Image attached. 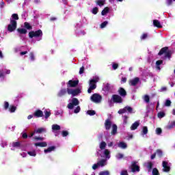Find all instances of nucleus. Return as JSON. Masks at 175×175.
Instances as JSON below:
<instances>
[{"instance_id":"nucleus-1","label":"nucleus","mask_w":175,"mask_h":175,"mask_svg":"<svg viewBox=\"0 0 175 175\" xmlns=\"http://www.w3.org/2000/svg\"><path fill=\"white\" fill-rule=\"evenodd\" d=\"M42 36H43V31H42V29L31 31L29 32V38L30 39H33V38H40V40H42Z\"/></svg>"},{"instance_id":"nucleus-2","label":"nucleus","mask_w":175,"mask_h":175,"mask_svg":"<svg viewBox=\"0 0 175 175\" xmlns=\"http://www.w3.org/2000/svg\"><path fill=\"white\" fill-rule=\"evenodd\" d=\"M8 32H14L17 29V22L14 20H10V24L7 28Z\"/></svg>"},{"instance_id":"nucleus-3","label":"nucleus","mask_w":175,"mask_h":175,"mask_svg":"<svg viewBox=\"0 0 175 175\" xmlns=\"http://www.w3.org/2000/svg\"><path fill=\"white\" fill-rule=\"evenodd\" d=\"M67 93L68 94V95H72V96H77L79 94H81V90H80V88H67Z\"/></svg>"},{"instance_id":"nucleus-4","label":"nucleus","mask_w":175,"mask_h":175,"mask_svg":"<svg viewBox=\"0 0 175 175\" xmlns=\"http://www.w3.org/2000/svg\"><path fill=\"white\" fill-rule=\"evenodd\" d=\"M90 99L92 102H94V103H100L102 101V96L98 94H94L90 97Z\"/></svg>"},{"instance_id":"nucleus-5","label":"nucleus","mask_w":175,"mask_h":175,"mask_svg":"<svg viewBox=\"0 0 175 175\" xmlns=\"http://www.w3.org/2000/svg\"><path fill=\"white\" fill-rule=\"evenodd\" d=\"M79 103L80 102L79 101V99L73 98L72 103L68 104V109H70V110H73L75 106H79Z\"/></svg>"},{"instance_id":"nucleus-6","label":"nucleus","mask_w":175,"mask_h":175,"mask_svg":"<svg viewBox=\"0 0 175 175\" xmlns=\"http://www.w3.org/2000/svg\"><path fill=\"white\" fill-rule=\"evenodd\" d=\"M127 111L130 113H133V108H132L131 107H129V106H126L123 109H120L118 111V114H124V113H126Z\"/></svg>"},{"instance_id":"nucleus-7","label":"nucleus","mask_w":175,"mask_h":175,"mask_svg":"<svg viewBox=\"0 0 175 175\" xmlns=\"http://www.w3.org/2000/svg\"><path fill=\"white\" fill-rule=\"evenodd\" d=\"M112 100L114 103H122V98L118 94H113L112 96Z\"/></svg>"},{"instance_id":"nucleus-8","label":"nucleus","mask_w":175,"mask_h":175,"mask_svg":"<svg viewBox=\"0 0 175 175\" xmlns=\"http://www.w3.org/2000/svg\"><path fill=\"white\" fill-rule=\"evenodd\" d=\"M131 172L133 173L140 172V167L136 164V161H133L131 163Z\"/></svg>"},{"instance_id":"nucleus-9","label":"nucleus","mask_w":175,"mask_h":175,"mask_svg":"<svg viewBox=\"0 0 175 175\" xmlns=\"http://www.w3.org/2000/svg\"><path fill=\"white\" fill-rule=\"evenodd\" d=\"M168 163L165 161H163L162 163L163 166V172H165V173H167L170 172V166L167 165Z\"/></svg>"},{"instance_id":"nucleus-10","label":"nucleus","mask_w":175,"mask_h":175,"mask_svg":"<svg viewBox=\"0 0 175 175\" xmlns=\"http://www.w3.org/2000/svg\"><path fill=\"white\" fill-rule=\"evenodd\" d=\"M139 81H140V79L139 77H135L133 79L129 81V85L132 87H135L137 85Z\"/></svg>"},{"instance_id":"nucleus-11","label":"nucleus","mask_w":175,"mask_h":175,"mask_svg":"<svg viewBox=\"0 0 175 175\" xmlns=\"http://www.w3.org/2000/svg\"><path fill=\"white\" fill-rule=\"evenodd\" d=\"M79 85V80H70L68 81V87H70L71 88H73L75 87H77Z\"/></svg>"},{"instance_id":"nucleus-12","label":"nucleus","mask_w":175,"mask_h":175,"mask_svg":"<svg viewBox=\"0 0 175 175\" xmlns=\"http://www.w3.org/2000/svg\"><path fill=\"white\" fill-rule=\"evenodd\" d=\"M112 123L110 121V119H107L105 122V126L106 131H110V129L111 128Z\"/></svg>"},{"instance_id":"nucleus-13","label":"nucleus","mask_w":175,"mask_h":175,"mask_svg":"<svg viewBox=\"0 0 175 175\" xmlns=\"http://www.w3.org/2000/svg\"><path fill=\"white\" fill-rule=\"evenodd\" d=\"M34 117H36L37 118H40V117L43 116V111L40 109H37L34 113Z\"/></svg>"},{"instance_id":"nucleus-14","label":"nucleus","mask_w":175,"mask_h":175,"mask_svg":"<svg viewBox=\"0 0 175 175\" xmlns=\"http://www.w3.org/2000/svg\"><path fill=\"white\" fill-rule=\"evenodd\" d=\"M118 92L119 95H120V96H122L123 98L125 97V96L126 95V90H125V89H124L123 88H120Z\"/></svg>"},{"instance_id":"nucleus-15","label":"nucleus","mask_w":175,"mask_h":175,"mask_svg":"<svg viewBox=\"0 0 175 175\" xmlns=\"http://www.w3.org/2000/svg\"><path fill=\"white\" fill-rule=\"evenodd\" d=\"M68 92V90L66 89H62L57 94V96L59 98L66 95V93Z\"/></svg>"},{"instance_id":"nucleus-16","label":"nucleus","mask_w":175,"mask_h":175,"mask_svg":"<svg viewBox=\"0 0 175 175\" xmlns=\"http://www.w3.org/2000/svg\"><path fill=\"white\" fill-rule=\"evenodd\" d=\"M96 83H98V80L96 79H92L90 81L89 85L90 87H94V89H96Z\"/></svg>"},{"instance_id":"nucleus-17","label":"nucleus","mask_w":175,"mask_h":175,"mask_svg":"<svg viewBox=\"0 0 175 175\" xmlns=\"http://www.w3.org/2000/svg\"><path fill=\"white\" fill-rule=\"evenodd\" d=\"M167 50H169V47H167V46H165V47L162 48L159 51L158 55H163V54H165L167 53Z\"/></svg>"},{"instance_id":"nucleus-18","label":"nucleus","mask_w":175,"mask_h":175,"mask_svg":"<svg viewBox=\"0 0 175 175\" xmlns=\"http://www.w3.org/2000/svg\"><path fill=\"white\" fill-rule=\"evenodd\" d=\"M34 146H36V147H47V142H38L34 144Z\"/></svg>"},{"instance_id":"nucleus-19","label":"nucleus","mask_w":175,"mask_h":175,"mask_svg":"<svg viewBox=\"0 0 175 175\" xmlns=\"http://www.w3.org/2000/svg\"><path fill=\"white\" fill-rule=\"evenodd\" d=\"M16 31L21 35H25L27 32H28V31H27V29H24V28H18Z\"/></svg>"},{"instance_id":"nucleus-20","label":"nucleus","mask_w":175,"mask_h":175,"mask_svg":"<svg viewBox=\"0 0 175 175\" xmlns=\"http://www.w3.org/2000/svg\"><path fill=\"white\" fill-rule=\"evenodd\" d=\"M140 125V123L139 122H135L131 126V131H135V129H137V127Z\"/></svg>"},{"instance_id":"nucleus-21","label":"nucleus","mask_w":175,"mask_h":175,"mask_svg":"<svg viewBox=\"0 0 175 175\" xmlns=\"http://www.w3.org/2000/svg\"><path fill=\"white\" fill-rule=\"evenodd\" d=\"M46 132V129L41 127L34 131V133H45Z\"/></svg>"},{"instance_id":"nucleus-22","label":"nucleus","mask_w":175,"mask_h":175,"mask_svg":"<svg viewBox=\"0 0 175 175\" xmlns=\"http://www.w3.org/2000/svg\"><path fill=\"white\" fill-rule=\"evenodd\" d=\"M96 3L100 6V8H102V6H104V5L106 3V0H96Z\"/></svg>"},{"instance_id":"nucleus-23","label":"nucleus","mask_w":175,"mask_h":175,"mask_svg":"<svg viewBox=\"0 0 175 175\" xmlns=\"http://www.w3.org/2000/svg\"><path fill=\"white\" fill-rule=\"evenodd\" d=\"M153 25L157 27V28H162V25H161V22L158 20L153 21Z\"/></svg>"},{"instance_id":"nucleus-24","label":"nucleus","mask_w":175,"mask_h":175,"mask_svg":"<svg viewBox=\"0 0 175 175\" xmlns=\"http://www.w3.org/2000/svg\"><path fill=\"white\" fill-rule=\"evenodd\" d=\"M175 127V121H172L169 122L167 126H166L167 129H173Z\"/></svg>"},{"instance_id":"nucleus-25","label":"nucleus","mask_w":175,"mask_h":175,"mask_svg":"<svg viewBox=\"0 0 175 175\" xmlns=\"http://www.w3.org/2000/svg\"><path fill=\"white\" fill-rule=\"evenodd\" d=\"M117 129H118L117 124H113L112 125V131L111 132V135H116V133H117Z\"/></svg>"},{"instance_id":"nucleus-26","label":"nucleus","mask_w":175,"mask_h":175,"mask_svg":"<svg viewBox=\"0 0 175 175\" xmlns=\"http://www.w3.org/2000/svg\"><path fill=\"white\" fill-rule=\"evenodd\" d=\"M172 54H173V51L167 50V51L165 53V58H172Z\"/></svg>"},{"instance_id":"nucleus-27","label":"nucleus","mask_w":175,"mask_h":175,"mask_svg":"<svg viewBox=\"0 0 175 175\" xmlns=\"http://www.w3.org/2000/svg\"><path fill=\"white\" fill-rule=\"evenodd\" d=\"M109 10L110 8H109V7H105L101 12L102 16H106V14L109 13Z\"/></svg>"},{"instance_id":"nucleus-28","label":"nucleus","mask_w":175,"mask_h":175,"mask_svg":"<svg viewBox=\"0 0 175 175\" xmlns=\"http://www.w3.org/2000/svg\"><path fill=\"white\" fill-rule=\"evenodd\" d=\"M54 150H55V146H51L49 147L47 149H44V152H45V154H47V152H51V151H54Z\"/></svg>"},{"instance_id":"nucleus-29","label":"nucleus","mask_w":175,"mask_h":175,"mask_svg":"<svg viewBox=\"0 0 175 175\" xmlns=\"http://www.w3.org/2000/svg\"><path fill=\"white\" fill-rule=\"evenodd\" d=\"M97 163L98 164V166H101V167H103V166L106 165V159H103L100 161H98Z\"/></svg>"},{"instance_id":"nucleus-30","label":"nucleus","mask_w":175,"mask_h":175,"mask_svg":"<svg viewBox=\"0 0 175 175\" xmlns=\"http://www.w3.org/2000/svg\"><path fill=\"white\" fill-rule=\"evenodd\" d=\"M152 166H154V164L151 161L148 163L147 169L148 173H150V172H151V170H152Z\"/></svg>"},{"instance_id":"nucleus-31","label":"nucleus","mask_w":175,"mask_h":175,"mask_svg":"<svg viewBox=\"0 0 175 175\" xmlns=\"http://www.w3.org/2000/svg\"><path fill=\"white\" fill-rule=\"evenodd\" d=\"M156 155H157L159 158H162V157H163V152L160 149H157L156 150Z\"/></svg>"},{"instance_id":"nucleus-32","label":"nucleus","mask_w":175,"mask_h":175,"mask_svg":"<svg viewBox=\"0 0 175 175\" xmlns=\"http://www.w3.org/2000/svg\"><path fill=\"white\" fill-rule=\"evenodd\" d=\"M118 147H120V148L125 149L126 148V147H128V146L126 145V144H125V142H122L118 144Z\"/></svg>"},{"instance_id":"nucleus-33","label":"nucleus","mask_w":175,"mask_h":175,"mask_svg":"<svg viewBox=\"0 0 175 175\" xmlns=\"http://www.w3.org/2000/svg\"><path fill=\"white\" fill-rule=\"evenodd\" d=\"M52 129L53 131H59V130H61V126H59L58 124H53V125H52Z\"/></svg>"},{"instance_id":"nucleus-34","label":"nucleus","mask_w":175,"mask_h":175,"mask_svg":"<svg viewBox=\"0 0 175 175\" xmlns=\"http://www.w3.org/2000/svg\"><path fill=\"white\" fill-rule=\"evenodd\" d=\"M18 14H13L12 15V18H10V20H14V21H17V20H18Z\"/></svg>"},{"instance_id":"nucleus-35","label":"nucleus","mask_w":175,"mask_h":175,"mask_svg":"<svg viewBox=\"0 0 175 175\" xmlns=\"http://www.w3.org/2000/svg\"><path fill=\"white\" fill-rule=\"evenodd\" d=\"M104 154L105 158H107L108 159H110V151H109V150L105 149L104 151Z\"/></svg>"},{"instance_id":"nucleus-36","label":"nucleus","mask_w":175,"mask_h":175,"mask_svg":"<svg viewBox=\"0 0 175 175\" xmlns=\"http://www.w3.org/2000/svg\"><path fill=\"white\" fill-rule=\"evenodd\" d=\"M17 107L14 105H10L9 107V111H10V113H14V111H16Z\"/></svg>"},{"instance_id":"nucleus-37","label":"nucleus","mask_w":175,"mask_h":175,"mask_svg":"<svg viewBox=\"0 0 175 175\" xmlns=\"http://www.w3.org/2000/svg\"><path fill=\"white\" fill-rule=\"evenodd\" d=\"M24 25H25V28H26V29H32V27L31 26V24H29V23L25 22Z\"/></svg>"},{"instance_id":"nucleus-38","label":"nucleus","mask_w":175,"mask_h":175,"mask_svg":"<svg viewBox=\"0 0 175 175\" xmlns=\"http://www.w3.org/2000/svg\"><path fill=\"white\" fill-rule=\"evenodd\" d=\"M166 114L163 111H160L157 113L158 118H163Z\"/></svg>"},{"instance_id":"nucleus-39","label":"nucleus","mask_w":175,"mask_h":175,"mask_svg":"<svg viewBox=\"0 0 175 175\" xmlns=\"http://www.w3.org/2000/svg\"><path fill=\"white\" fill-rule=\"evenodd\" d=\"M147 133H148V128L147 126H144L142 135H147Z\"/></svg>"},{"instance_id":"nucleus-40","label":"nucleus","mask_w":175,"mask_h":175,"mask_svg":"<svg viewBox=\"0 0 175 175\" xmlns=\"http://www.w3.org/2000/svg\"><path fill=\"white\" fill-rule=\"evenodd\" d=\"M106 146H107L106 142H100V150H105V148H106Z\"/></svg>"},{"instance_id":"nucleus-41","label":"nucleus","mask_w":175,"mask_h":175,"mask_svg":"<svg viewBox=\"0 0 175 175\" xmlns=\"http://www.w3.org/2000/svg\"><path fill=\"white\" fill-rule=\"evenodd\" d=\"M152 175H159V171L157 167L153 168L152 172Z\"/></svg>"},{"instance_id":"nucleus-42","label":"nucleus","mask_w":175,"mask_h":175,"mask_svg":"<svg viewBox=\"0 0 175 175\" xmlns=\"http://www.w3.org/2000/svg\"><path fill=\"white\" fill-rule=\"evenodd\" d=\"M44 114H45V118L47 119L49 118V117H50V116H51V112L50 111H44Z\"/></svg>"},{"instance_id":"nucleus-43","label":"nucleus","mask_w":175,"mask_h":175,"mask_svg":"<svg viewBox=\"0 0 175 175\" xmlns=\"http://www.w3.org/2000/svg\"><path fill=\"white\" fill-rule=\"evenodd\" d=\"M21 143L20 142H13L12 143V147H21Z\"/></svg>"},{"instance_id":"nucleus-44","label":"nucleus","mask_w":175,"mask_h":175,"mask_svg":"<svg viewBox=\"0 0 175 175\" xmlns=\"http://www.w3.org/2000/svg\"><path fill=\"white\" fill-rule=\"evenodd\" d=\"M28 155L30 157H36V152L35 150L27 152Z\"/></svg>"},{"instance_id":"nucleus-45","label":"nucleus","mask_w":175,"mask_h":175,"mask_svg":"<svg viewBox=\"0 0 175 175\" xmlns=\"http://www.w3.org/2000/svg\"><path fill=\"white\" fill-rule=\"evenodd\" d=\"M87 114H88L89 116H95V114H96V112L94 110H88L87 111Z\"/></svg>"},{"instance_id":"nucleus-46","label":"nucleus","mask_w":175,"mask_h":175,"mask_svg":"<svg viewBox=\"0 0 175 175\" xmlns=\"http://www.w3.org/2000/svg\"><path fill=\"white\" fill-rule=\"evenodd\" d=\"M99 9L98 8V7H95L92 9V13L93 14H98V12Z\"/></svg>"},{"instance_id":"nucleus-47","label":"nucleus","mask_w":175,"mask_h":175,"mask_svg":"<svg viewBox=\"0 0 175 175\" xmlns=\"http://www.w3.org/2000/svg\"><path fill=\"white\" fill-rule=\"evenodd\" d=\"M172 105V101L170 100H166L165 103V106L169 107Z\"/></svg>"},{"instance_id":"nucleus-48","label":"nucleus","mask_w":175,"mask_h":175,"mask_svg":"<svg viewBox=\"0 0 175 175\" xmlns=\"http://www.w3.org/2000/svg\"><path fill=\"white\" fill-rule=\"evenodd\" d=\"M144 100H145V102L146 103H150V96H148V95H145L144 96Z\"/></svg>"},{"instance_id":"nucleus-49","label":"nucleus","mask_w":175,"mask_h":175,"mask_svg":"<svg viewBox=\"0 0 175 175\" xmlns=\"http://www.w3.org/2000/svg\"><path fill=\"white\" fill-rule=\"evenodd\" d=\"M109 23L107 22V21H104L103 23H102L101 24H100V28H102V29H103V28H105V27L107 25V24H108Z\"/></svg>"},{"instance_id":"nucleus-50","label":"nucleus","mask_w":175,"mask_h":175,"mask_svg":"<svg viewBox=\"0 0 175 175\" xmlns=\"http://www.w3.org/2000/svg\"><path fill=\"white\" fill-rule=\"evenodd\" d=\"M68 135H69V132H68L67 131H62V135L63 137H66V136H68Z\"/></svg>"},{"instance_id":"nucleus-51","label":"nucleus","mask_w":175,"mask_h":175,"mask_svg":"<svg viewBox=\"0 0 175 175\" xmlns=\"http://www.w3.org/2000/svg\"><path fill=\"white\" fill-rule=\"evenodd\" d=\"M80 110H81V108H80V106H77L76 109L74 110V113L75 114H77V113H80Z\"/></svg>"},{"instance_id":"nucleus-52","label":"nucleus","mask_w":175,"mask_h":175,"mask_svg":"<svg viewBox=\"0 0 175 175\" xmlns=\"http://www.w3.org/2000/svg\"><path fill=\"white\" fill-rule=\"evenodd\" d=\"M110 172L109 171H102L99 173V175H109Z\"/></svg>"},{"instance_id":"nucleus-53","label":"nucleus","mask_w":175,"mask_h":175,"mask_svg":"<svg viewBox=\"0 0 175 175\" xmlns=\"http://www.w3.org/2000/svg\"><path fill=\"white\" fill-rule=\"evenodd\" d=\"M148 35L146 33H143L141 36V40H144L145 39H147Z\"/></svg>"},{"instance_id":"nucleus-54","label":"nucleus","mask_w":175,"mask_h":175,"mask_svg":"<svg viewBox=\"0 0 175 175\" xmlns=\"http://www.w3.org/2000/svg\"><path fill=\"white\" fill-rule=\"evenodd\" d=\"M163 64V60H157L156 62V66H159L160 65H162Z\"/></svg>"},{"instance_id":"nucleus-55","label":"nucleus","mask_w":175,"mask_h":175,"mask_svg":"<svg viewBox=\"0 0 175 175\" xmlns=\"http://www.w3.org/2000/svg\"><path fill=\"white\" fill-rule=\"evenodd\" d=\"M156 133H157V135H161V133H162V129L157 128L156 129Z\"/></svg>"},{"instance_id":"nucleus-56","label":"nucleus","mask_w":175,"mask_h":175,"mask_svg":"<svg viewBox=\"0 0 175 175\" xmlns=\"http://www.w3.org/2000/svg\"><path fill=\"white\" fill-rule=\"evenodd\" d=\"M29 57H30V59L31 61H35V55H33V53L32 52L30 53Z\"/></svg>"},{"instance_id":"nucleus-57","label":"nucleus","mask_w":175,"mask_h":175,"mask_svg":"<svg viewBox=\"0 0 175 175\" xmlns=\"http://www.w3.org/2000/svg\"><path fill=\"white\" fill-rule=\"evenodd\" d=\"M116 158H118V159H122V158H124V154H122L121 153H118L116 155Z\"/></svg>"},{"instance_id":"nucleus-58","label":"nucleus","mask_w":175,"mask_h":175,"mask_svg":"<svg viewBox=\"0 0 175 175\" xmlns=\"http://www.w3.org/2000/svg\"><path fill=\"white\" fill-rule=\"evenodd\" d=\"M128 118L129 117L126 116H124V120H123V122L125 125H126V124H128Z\"/></svg>"},{"instance_id":"nucleus-59","label":"nucleus","mask_w":175,"mask_h":175,"mask_svg":"<svg viewBox=\"0 0 175 175\" xmlns=\"http://www.w3.org/2000/svg\"><path fill=\"white\" fill-rule=\"evenodd\" d=\"M4 109L5 110H8V109H9V103H8L7 101L4 103Z\"/></svg>"},{"instance_id":"nucleus-60","label":"nucleus","mask_w":175,"mask_h":175,"mask_svg":"<svg viewBox=\"0 0 175 175\" xmlns=\"http://www.w3.org/2000/svg\"><path fill=\"white\" fill-rule=\"evenodd\" d=\"M112 68H113V70H116V69H118V64L114 63L112 65Z\"/></svg>"},{"instance_id":"nucleus-61","label":"nucleus","mask_w":175,"mask_h":175,"mask_svg":"<svg viewBox=\"0 0 175 175\" xmlns=\"http://www.w3.org/2000/svg\"><path fill=\"white\" fill-rule=\"evenodd\" d=\"M98 167H99V164H98V163L96 164H94L92 165L93 170H96V169H98Z\"/></svg>"},{"instance_id":"nucleus-62","label":"nucleus","mask_w":175,"mask_h":175,"mask_svg":"<svg viewBox=\"0 0 175 175\" xmlns=\"http://www.w3.org/2000/svg\"><path fill=\"white\" fill-rule=\"evenodd\" d=\"M94 90H95V89H94V86H92V87L90 86V88L88 90V94H91V92H92V91H94Z\"/></svg>"},{"instance_id":"nucleus-63","label":"nucleus","mask_w":175,"mask_h":175,"mask_svg":"<svg viewBox=\"0 0 175 175\" xmlns=\"http://www.w3.org/2000/svg\"><path fill=\"white\" fill-rule=\"evenodd\" d=\"M84 66L81 67L79 69V75H83V73H84Z\"/></svg>"},{"instance_id":"nucleus-64","label":"nucleus","mask_w":175,"mask_h":175,"mask_svg":"<svg viewBox=\"0 0 175 175\" xmlns=\"http://www.w3.org/2000/svg\"><path fill=\"white\" fill-rule=\"evenodd\" d=\"M120 175H128V171L122 170L120 173Z\"/></svg>"}]
</instances>
